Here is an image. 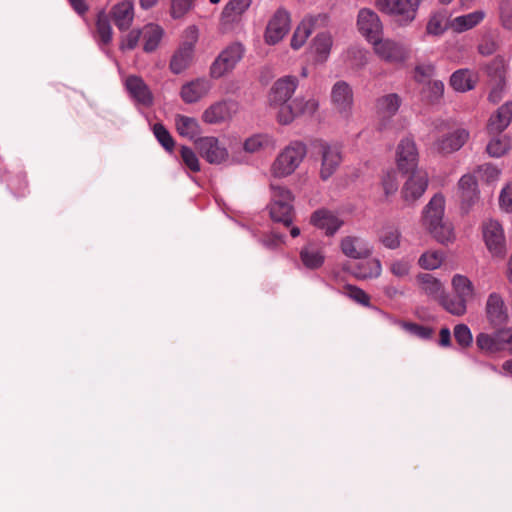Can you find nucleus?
I'll list each match as a JSON object with an SVG mask.
<instances>
[{"label": "nucleus", "instance_id": "obj_1", "mask_svg": "<svg viewBox=\"0 0 512 512\" xmlns=\"http://www.w3.org/2000/svg\"><path fill=\"white\" fill-rule=\"evenodd\" d=\"M199 155L209 164L215 166H232L244 162L241 151L229 149L225 137L202 136L195 140Z\"/></svg>", "mask_w": 512, "mask_h": 512}, {"label": "nucleus", "instance_id": "obj_2", "mask_svg": "<svg viewBox=\"0 0 512 512\" xmlns=\"http://www.w3.org/2000/svg\"><path fill=\"white\" fill-rule=\"evenodd\" d=\"M306 155V146L301 142H292L275 158L270 173L275 178H285L295 172Z\"/></svg>", "mask_w": 512, "mask_h": 512}, {"label": "nucleus", "instance_id": "obj_3", "mask_svg": "<svg viewBox=\"0 0 512 512\" xmlns=\"http://www.w3.org/2000/svg\"><path fill=\"white\" fill-rule=\"evenodd\" d=\"M292 192L285 186L271 184V202L269 205L270 216L273 221L291 225L293 221Z\"/></svg>", "mask_w": 512, "mask_h": 512}, {"label": "nucleus", "instance_id": "obj_4", "mask_svg": "<svg viewBox=\"0 0 512 512\" xmlns=\"http://www.w3.org/2000/svg\"><path fill=\"white\" fill-rule=\"evenodd\" d=\"M330 101L337 118L349 123L354 109V93L350 84L343 80L335 82L331 88Z\"/></svg>", "mask_w": 512, "mask_h": 512}, {"label": "nucleus", "instance_id": "obj_5", "mask_svg": "<svg viewBox=\"0 0 512 512\" xmlns=\"http://www.w3.org/2000/svg\"><path fill=\"white\" fill-rule=\"evenodd\" d=\"M420 4V0H375V6L379 11L396 17L401 25H408L414 21Z\"/></svg>", "mask_w": 512, "mask_h": 512}, {"label": "nucleus", "instance_id": "obj_6", "mask_svg": "<svg viewBox=\"0 0 512 512\" xmlns=\"http://www.w3.org/2000/svg\"><path fill=\"white\" fill-rule=\"evenodd\" d=\"M298 87V79L295 76L279 78L270 88L268 93V105L276 111V118L285 106H291L289 101Z\"/></svg>", "mask_w": 512, "mask_h": 512}, {"label": "nucleus", "instance_id": "obj_7", "mask_svg": "<svg viewBox=\"0 0 512 512\" xmlns=\"http://www.w3.org/2000/svg\"><path fill=\"white\" fill-rule=\"evenodd\" d=\"M319 109V100L315 96H298L291 101V106H285L278 115V122L290 124L296 117H312Z\"/></svg>", "mask_w": 512, "mask_h": 512}, {"label": "nucleus", "instance_id": "obj_8", "mask_svg": "<svg viewBox=\"0 0 512 512\" xmlns=\"http://www.w3.org/2000/svg\"><path fill=\"white\" fill-rule=\"evenodd\" d=\"M244 48L240 43H233L224 49L210 66V76L218 79L231 72L242 59Z\"/></svg>", "mask_w": 512, "mask_h": 512}, {"label": "nucleus", "instance_id": "obj_9", "mask_svg": "<svg viewBox=\"0 0 512 512\" xmlns=\"http://www.w3.org/2000/svg\"><path fill=\"white\" fill-rule=\"evenodd\" d=\"M482 234L490 254L493 257L503 258L507 247L502 225L497 220L488 219L482 224Z\"/></svg>", "mask_w": 512, "mask_h": 512}, {"label": "nucleus", "instance_id": "obj_10", "mask_svg": "<svg viewBox=\"0 0 512 512\" xmlns=\"http://www.w3.org/2000/svg\"><path fill=\"white\" fill-rule=\"evenodd\" d=\"M374 53L388 63H402L409 56V50L400 42L380 36L371 43Z\"/></svg>", "mask_w": 512, "mask_h": 512}, {"label": "nucleus", "instance_id": "obj_11", "mask_svg": "<svg viewBox=\"0 0 512 512\" xmlns=\"http://www.w3.org/2000/svg\"><path fill=\"white\" fill-rule=\"evenodd\" d=\"M291 18L290 14L284 10H277L268 21L264 39L269 45H275L280 42L290 31Z\"/></svg>", "mask_w": 512, "mask_h": 512}, {"label": "nucleus", "instance_id": "obj_12", "mask_svg": "<svg viewBox=\"0 0 512 512\" xmlns=\"http://www.w3.org/2000/svg\"><path fill=\"white\" fill-rule=\"evenodd\" d=\"M321 155L320 177L329 179L338 169L342 161L341 146L337 143L322 142L319 145Z\"/></svg>", "mask_w": 512, "mask_h": 512}, {"label": "nucleus", "instance_id": "obj_13", "mask_svg": "<svg viewBox=\"0 0 512 512\" xmlns=\"http://www.w3.org/2000/svg\"><path fill=\"white\" fill-rule=\"evenodd\" d=\"M419 153L412 137H404L396 147V163L405 173L414 172L418 166Z\"/></svg>", "mask_w": 512, "mask_h": 512}, {"label": "nucleus", "instance_id": "obj_14", "mask_svg": "<svg viewBox=\"0 0 512 512\" xmlns=\"http://www.w3.org/2000/svg\"><path fill=\"white\" fill-rule=\"evenodd\" d=\"M402 100L396 93H389L378 97L375 101V114L379 129H386L390 120L397 114Z\"/></svg>", "mask_w": 512, "mask_h": 512}, {"label": "nucleus", "instance_id": "obj_15", "mask_svg": "<svg viewBox=\"0 0 512 512\" xmlns=\"http://www.w3.org/2000/svg\"><path fill=\"white\" fill-rule=\"evenodd\" d=\"M428 187V176L423 171H414L401 189V198L406 206H412Z\"/></svg>", "mask_w": 512, "mask_h": 512}, {"label": "nucleus", "instance_id": "obj_16", "mask_svg": "<svg viewBox=\"0 0 512 512\" xmlns=\"http://www.w3.org/2000/svg\"><path fill=\"white\" fill-rule=\"evenodd\" d=\"M358 30L363 37L369 42L373 43L382 36L383 25L382 22L374 11L371 9H361L357 17Z\"/></svg>", "mask_w": 512, "mask_h": 512}, {"label": "nucleus", "instance_id": "obj_17", "mask_svg": "<svg viewBox=\"0 0 512 512\" xmlns=\"http://www.w3.org/2000/svg\"><path fill=\"white\" fill-rule=\"evenodd\" d=\"M457 198L463 213H468L479 200V189L475 177L463 175L458 181Z\"/></svg>", "mask_w": 512, "mask_h": 512}, {"label": "nucleus", "instance_id": "obj_18", "mask_svg": "<svg viewBox=\"0 0 512 512\" xmlns=\"http://www.w3.org/2000/svg\"><path fill=\"white\" fill-rule=\"evenodd\" d=\"M239 105L233 100L213 103L202 114V120L207 124H220L233 118L238 113Z\"/></svg>", "mask_w": 512, "mask_h": 512}, {"label": "nucleus", "instance_id": "obj_19", "mask_svg": "<svg viewBox=\"0 0 512 512\" xmlns=\"http://www.w3.org/2000/svg\"><path fill=\"white\" fill-rule=\"evenodd\" d=\"M469 132L459 128L451 133L437 137L432 144L433 151L447 155L458 151L468 140Z\"/></svg>", "mask_w": 512, "mask_h": 512}, {"label": "nucleus", "instance_id": "obj_20", "mask_svg": "<svg viewBox=\"0 0 512 512\" xmlns=\"http://www.w3.org/2000/svg\"><path fill=\"white\" fill-rule=\"evenodd\" d=\"M486 317L490 324L499 326L507 322L508 309L502 295L498 292H491L485 304Z\"/></svg>", "mask_w": 512, "mask_h": 512}, {"label": "nucleus", "instance_id": "obj_21", "mask_svg": "<svg viewBox=\"0 0 512 512\" xmlns=\"http://www.w3.org/2000/svg\"><path fill=\"white\" fill-rule=\"evenodd\" d=\"M326 20V16L324 15H308L302 19V21L296 27L292 38H291V47L294 50L300 49L307 41L316 25L319 22H324Z\"/></svg>", "mask_w": 512, "mask_h": 512}, {"label": "nucleus", "instance_id": "obj_22", "mask_svg": "<svg viewBox=\"0 0 512 512\" xmlns=\"http://www.w3.org/2000/svg\"><path fill=\"white\" fill-rule=\"evenodd\" d=\"M125 87L134 101L141 106L148 107L153 102V96L142 78L131 75L125 80Z\"/></svg>", "mask_w": 512, "mask_h": 512}, {"label": "nucleus", "instance_id": "obj_23", "mask_svg": "<svg viewBox=\"0 0 512 512\" xmlns=\"http://www.w3.org/2000/svg\"><path fill=\"white\" fill-rule=\"evenodd\" d=\"M341 251L352 259L368 258L372 252V246L362 238L347 236L341 240Z\"/></svg>", "mask_w": 512, "mask_h": 512}, {"label": "nucleus", "instance_id": "obj_24", "mask_svg": "<svg viewBox=\"0 0 512 512\" xmlns=\"http://www.w3.org/2000/svg\"><path fill=\"white\" fill-rule=\"evenodd\" d=\"M299 256L302 265L309 270H317L325 262L324 247L319 243H307L301 248Z\"/></svg>", "mask_w": 512, "mask_h": 512}, {"label": "nucleus", "instance_id": "obj_25", "mask_svg": "<svg viewBox=\"0 0 512 512\" xmlns=\"http://www.w3.org/2000/svg\"><path fill=\"white\" fill-rule=\"evenodd\" d=\"M310 222L316 228L325 231L326 235L335 234L343 224L335 213L327 209L316 210L311 215Z\"/></svg>", "mask_w": 512, "mask_h": 512}, {"label": "nucleus", "instance_id": "obj_26", "mask_svg": "<svg viewBox=\"0 0 512 512\" xmlns=\"http://www.w3.org/2000/svg\"><path fill=\"white\" fill-rule=\"evenodd\" d=\"M211 88L212 84L208 79L198 78L183 85L181 97L186 103H195L205 97Z\"/></svg>", "mask_w": 512, "mask_h": 512}, {"label": "nucleus", "instance_id": "obj_27", "mask_svg": "<svg viewBox=\"0 0 512 512\" xmlns=\"http://www.w3.org/2000/svg\"><path fill=\"white\" fill-rule=\"evenodd\" d=\"M484 18L485 12L482 10L457 16L449 21V29L456 33H462L480 24Z\"/></svg>", "mask_w": 512, "mask_h": 512}, {"label": "nucleus", "instance_id": "obj_28", "mask_svg": "<svg viewBox=\"0 0 512 512\" xmlns=\"http://www.w3.org/2000/svg\"><path fill=\"white\" fill-rule=\"evenodd\" d=\"M112 18L120 30H127L134 19V7L131 1L125 0L116 4L112 9Z\"/></svg>", "mask_w": 512, "mask_h": 512}, {"label": "nucleus", "instance_id": "obj_29", "mask_svg": "<svg viewBox=\"0 0 512 512\" xmlns=\"http://www.w3.org/2000/svg\"><path fill=\"white\" fill-rule=\"evenodd\" d=\"M333 45V38L329 32H321L315 36L311 43V52L315 61L323 63L327 61Z\"/></svg>", "mask_w": 512, "mask_h": 512}, {"label": "nucleus", "instance_id": "obj_30", "mask_svg": "<svg viewBox=\"0 0 512 512\" xmlns=\"http://www.w3.org/2000/svg\"><path fill=\"white\" fill-rule=\"evenodd\" d=\"M416 282L420 290L431 298L440 300L444 294V287L442 282L431 274H418L416 277Z\"/></svg>", "mask_w": 512, "mask_h": 512}, {"label": "nucleus", "instance_id": "obj_31", "mask_svg": "<svg viewBox=\"0 0 512 512\" xmlns=\"http://www.w3.org/2000/svg\"><path fill=\"white\" fill-rule=\"evenodd\" d=\"M445 198L442 194L434 195L424 209V225L427 227L444 219Z\"/></svg>", "mask_w": 512, "mask_h": 512}, {"label": "nucleus", "instance_id": "obj_32", "mask_svg": "<svg viewBox=\"0 0 512 512\" xmlns=\"http://www.w3.org/2000/svg\"><path fill=\"white\" fill-rule=\"evenodd\" d=\"M511 120L512 102H506L491 116L488 123V130L490 133H501L509 126Z\"/></svg>", "mask_w": 512, "mask_h": 512}, {"label": "nucleus", "instance_id": "obj_33", "mask_svg": "<svg viewBox=\"0 0 512 512\" xmlns=\"http://www.w3.org/2000/svg\"><path fill=\"white\" fill-rule=\"evenodd\" d=\"M275 147L276 140L273 136L267 133L253 134L243 142V150L250 154L257 153L265 149H274Z\"/></svg>", "mask_w": 512, "mask_h": 512}, {"label": "nucleus", "instance_id": "obj_34", "mask_svg": "<svg viewBox=\"0 0 512 512\" xmlns=\"http://www.w3.org/2000/svg\"><path fill=\"white\" fill-rule=\"evenodd\" d=\"M477 347L485 353H497L504 350L502 331L493 334L479 333L476 337Z\"/></svg>", "mask_w": 512, "mask_h": 512}, {"label": "nucleus", "instance_id": "obj_35", "mask_svg": "<svg viewBox=\"0 0 512 512\" xmlns=\"http://www.w3.org/2000/svg\"><path fill=\"white\" fill-rule=\"evenodd\" d=\"M451 287L454 294L470 302L476 297V289L473 282L465 275L455 274L451 279Z\"/></svg>", "mask_w": 512, "mask_h": 512}, {"label": "nucleus", "instance_id": "obj_36", "mask_svg": "<svg viewBox=\"0 0 512 512\" xmlns=\"http://www.w3.org/2000/svg\"><path fill=\"white\" fill-rule=\"evenodd\" d=\"M477 75L468 69H459L450 77V85L457 92H466L475 87Z\"/></svg>", "mask_w": 512, "mask_h": 512}, {"label": "nucleus", "instance_id": "obj_37", "mask_svg": "<svg viewBox=\"0 0 512 512\" xmlns=\"http://www.w3.org/2000/svg\"><path fill=\"white\" fill-rule=\"evenodd\" d=\"M175 125L178 133L182 137L190 140H196L201 134V127L197 119L184 115H178L175 118Z\"/></svg>", "mask_w": 512, "mask_h": 512}, {"label": "nucleus", "instance_id": "obj_38", "mask_svg": "<svg viewBox=\"0 0 512 512\" xmlns=\"http://www.w3.org/2000/svg\"><path fill=\"white\" fill-rule=\"evenodd\" d=\"M382 264L377 258H369L363 262H360L355 271L354 276L358 279H372L377 278L381 275Z\"/></svg>", "mask_w": 512, "mask_h": 512}, {"label": "nucleus", "instance_id": "obj_39", "mask_svg": "<svg viewBox=\"0 0 512 512\" xmlns=\"http://www.w3.org/2000/svg\"><path fill=\"white\" fill-rule=\"evenodd\" d=\"M427 229L442 244L452 242L455 239L453 225L448 220H440L438 223L427 226Z\"/></svg>", "mask_w": 512, "mask_h": 512}, {"label": "nucleus", "instance_id": "obj_40", "mask_svg": "<svg viewBox=\"0 0 512 512\" xmlns=\"http://www.w3.org/2000/svg\"><path fill=\"white\" fill-rule=\"evenodd\" d=\"M193 49L191 46H181L173 55L170 61V69L174 74L182 73L190 65L193 59Z\"/></svg>", "mask_w": 512, "mask_h": 512}, {"label": "nucleus", "instance_id": "obj_41", "mask_svg": "<svg viewBox=\"0 0 512 512\" xmlns=\"http://www.w3.org/2000/svg\"><path fill=\"white\" fill-rule=\"evenodd\" d=\"M468 301L465 299L454 295H444L440 299V304L442 307L451 315L454 316H463L467 312Z\"/></svg>", "mask_w": 512, "mask_h": 512}, {"label": "nucleus", "instance_id": "obj_42", "mask_svg": "<svg viewBox=\"0 0 512 512\" xmlns=\"http://www.w3.org/2000/svg\"><path fill=\"white\" fill-rule=\"evenodd\" d=\"M141 33L144 51L148 53L155 51L160 44V27L157 24L150 23L142 28Z\"/></svg>", "mask_w": 512, "mask_h": 512}, {"label": "nucleus", "instance_id": "obj_43", "mask_svg": "<svg viewBox=\"0 0 512 512\" xmlns=\"http://www.w3.org/2000/svg\"><path fill=\"white\" fill-rule=\"evenodd\" d=\"M449 28V21H447L446 13L436 12L432 14L426 26V32L429 35L439 36L442 35Z\"/></svg>", "mask_w": 512, "mask_h": 512}, {"label": "nucleus", "instance_id": "obj_44", "mask_svg": "<svg viewBox=\"0 0 512 512\" xmlns=\"http://www.w3.org/2000/svg\"><path fill=\"white\" fill-rule=\"evenodd\" d=\"M380 243L390 250H395L401 245V232L397 227H384L379 235Z\"/></svg>", "mask_w": 512, "mask_h": 512}, {"label": "nucleus", "instance_id": "obj_45", "mask_svg": "<svg viewBox=\"0 0 512 512\" xmlns=\"http://www.w3.org/2000/svg\"><path fill=\"white\" fill-rule=\"evenodd\" d=\"M511 139L506 136H497L492 138L487 144V152L491 157H501L506 154L511 148Z\"/></svg>", "mask_w": 512, "mask_h": 512}, {"label": "nucleus", "instance_id": "obj_46", "mask_svg": "<svg viewBox=\"0 0 512 512\" xmlns=\"http://www.w3.org/2000/svg\"><path fill=\"white\" fill-rule=\"evenodd\" d=\"M444 261V254L440 251L430 250L424 252L418 259V265L424 270H435Z\"/></svg>", "mask_w": 512, "mask_h": 512}, {"label": "nucleus", "instance_id": "obj_47", "mask_svg": "<svg viewBox=\"0 0 512 512\" xmlns=\"http://www.w3.org/2000/svg\"><path fill=\"white\" fill-rule=\"evenodd\" d=\"M243 19L223 8L220 16V30L223 33L233 32L242 27Z\"/></svg>", "mask_w": 512, "mask_h": 512}, {"label": "nucleus", "instance_id": "obj_48", "mask_svg": "<svg viewBox=\"0 0 512 512\" xmlns=\"http://www.w3.org/2000/svg\"><path fill=\"white\" fill-rule=\"evenodd\" d=\"M412 263L407 258L395 259L389 264V271L397 278H405L409 276Z\"/></svg>", "mask_w": 512, "mask_h": 512}, {"label": "nucleus", "instance_id": "obj_49", "mask_svg": "<svg viewBox=\"0 0 512 512\" xmlns=\"http://www.w3.org/2000/svg\"><path fill=\"white\" fill-rule=\"evenodd\" d=\"M180 157L182 163L192 172H199L200 162L196 153L189 147L182 146L180 148Z\"/></svg>", "mask_w": 512, "mask_h": 512}, {"label": "nucleus", "instance_id": "obj_50", "mask_svg": "<svg viewBox=\"0 0 512 512\" xmlns=\"http://www.w3.org/2000/svg\"><path fill=\"white\" fill-rule=\"evenodd\" d=\"M96 25L100 40L102 43L108 44L112 40V27L106 14H99Z\"/></svg>", "mask_w": 512, "mask_h": 512}, {"label": "nucleus", "instance_id": "obj_51", "mask_svg": "<svg viewBox=\"0 0 512 512\" xmlns=\"http://www.w3.org/2000/svg\"><path fill=\"white\" fill-rule=\"evenodd\" d=\"M343 294L363 306H369L370 297L364 290H362L356 286H353V285L344 286Z\"/></svg>", "mask_w": 512, "mask_h": 512}, {"label": "nucleus", "instance_id": "obj_52", "mask_svg": "<svg viewBox=\"0 0 512 512\" xmlns=\"http://www.w3.org/2000/svg\"><path fill=\"white\" fill-rule=\"evenodd\" d=\"M400 326L410 334L420 339H429L433 335V330L427 326L408 322H401Z\"/></svg>", "mask_w": 512, "mask_h": 512}, {"label": "nucleus", "instance_id": "obj_53", "mask_svg": "<svg viewBox=\"0 0 512 512\" xmlns=\"http://www.w3.org/2000/svg\"><path fill=\"white\" fill-rule=\"evenodd\" d=\"M454 337L459 345L467 347L472 343V333L465 324H458L454 327Z\"/></svg>", "mask_w": 512, "mask_h": 512}, {"label": "nucleus", "instance_id": "obj_54", "mask_svg": "<svg viewBox=\"0 0 512 512\" xmlns=\"http://www.w3.org/2000/svg\"><path fill=\"white\" fill-rule=\"evenodd\" d=\"M251 4L252 0H229L224 8L243 19L245 12L249 9Z\"/></svg>", "mask_w": 512, "mask_h": 512}, {"label": "nucleus", "instance_id": "obj_55", "mask_svg": "<svg viewBox=\"0 0 512 512\" xmlns=\"http://www.w3.org/2000/svg\"><path fill=\"white\" fill-rule=\"evenodd\" d=\"M194 1L195 0H173L171 7L172 17H182L193 7Z\"/></svg>", "mask_w": 512, "mask_h": 512}, {"label": "nucleus", "instance_id": "obj_56", "mask_svg": "<svg viewBox=\"0 0 512 512\" xmlns=\"http://www.w3.org/2000/svg\"><path fill=\"white\" fill-rule=\"evenodd\" d=\"M435 74V67L431 63H424L416 66L415 80L419 83H424L426 80L433 77Z\"/></svg>", "mask_w": 512, "mask_h": 512}, {"label": "nucleus", "instance_id": "obj_57", "mask_svg": "<svg viewBox=\"0 0 512 512\" xmlns=\"http://www.w3.org/2000/svg\"><path fill=\"white\" fill-rule=\"evenodd\" d=\"M478 173L483 180L494 182L499 178L500 170L496 166L487 163L479 166Z\"/></svg>", "mask_w": 512, "mask_h": 512}, {"label": "nucleus", "instance_id": "obj_58", "mask_svg": "<svg viewBox=\"0 0 512 512\" xmlns=\"http://www.w3.org/2000/svg\"><path fill=\"white\" fill-rule=\"evenodd\" d=\"M427 93L431 102L439 101L444 94V83L440 80L428 82Z\"/></svg>", "mask_w": 512, "mask_h": 512}, {"label": "nucleus", "instance_id": "obj_59", "mask_svg": "<svg viewBox=\"0 0 512 512\" xmlns=\"http://www.w3.org/2000/svg\"><path fill=\"white\" fill-rule=\"evenodd\" d=\"M499 203L501 209L512 212V181L502 188Z\"/></svg>", "mask_w": 512, "mask_h": 512}, {"label": "nucleus", "instance_id": "obj_60", "mask_svg": "<svg viewBox=\"0 0 512 512\" xmlns=\"http://www.w3.org/2000/svg\"><path fill=\"white\" fill-rule=\"evenodd\" d=\"M382 187L386 196L393 195L398 189V183L394 172L387 173L382 179Z\"/></svg>", "mask_w": 512, "mask_h": 512}, {"label": "nucleus", "instance_id": "obj_61", "mask_svg": "<svg viewBox=\"0 0 512 512\" xmlns=\"http://www.w3.org/2000/svg\"><path fill=\"white\" fill-rule=\"evenodd\" d=\"M141 36H142L141 30L130 31L122 40L121 48L129 49V50L134 49L137 46Z\"/></svg>", "mask_w": 512, "mask_h": 512}, {"label": "nucleus", "instance_id": "obj_62", "mask_svg": "<svg viewBox=\"0 0 512 512\" xmlns=\"http://www.w3.org/2000/svg\"><path fill=\"white\" fill-rule=\"evenodd\" d=\"M348 57L353 61V65L356 67H362L367 63L366 51L361 48L349 49Z\"/></svg>", "mask_w": 512, "mask_h": 512}, {"label": "nucleus", "instance_id": "obj_63", "mask_svg": "<svg viewBox=\"0 0 512 512\" xmlns=\"http://www.w3.org/2000/svg\"><path fill=\"white\" fill-rule=\"evenodd\" d=\"M199 38V29L196 25L188 26L184 31L185 42L182 46H191L194 50V45Z\"/></svg>", "mask_w": 512, "mask_h": 512}, {"label": "nucleus", "instance_id": "obj_64", "mask_svg": "<svg viewBox=\"0 0 512 512\" xmlns=\"http://www.w3.org/2000/svg\"><path fill=\"white\" fill-rule=\"evenodd\" d=\"M497 49L496 42L491 38H485L478 46V51L484 56L493 54Z\"/></svg>", "mask_w": 512, "mask_h": 512}]
</instances>
